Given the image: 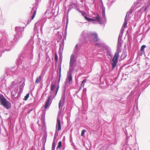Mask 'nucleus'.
<instances>
[{"mask_svg":"<svg viewBox=\"0 0 150 150\" xmlns=\"http://www.w3.org/2000/svg\"><path fill=\"white\" fill-rule=\"evenodd\" d=\"M0 103L6 109H9L11 107V103L8 101L2 95H0Z\"/></svg>","mask_w":150,"mask_h":150,"instance_id":"f257e3e1","label":"nucleus"},{"mask_svg":"<svg viewBox=\"0 0 150 150\" xmlns=\"http://www.w3.org/2000/svg\"><path fill=\"white\" fill-rule=\"evenodd\" d=\"M119 52H117L115 54L114 56L112 58V69L115 67L117 62L118 58L119 57Z\"/></svg>","mask_w":150,"mask_h":150,"instance_id":"f03ea898","label":"nucleus"},{"mask_svg":"<svg viewBox=\"0 0 150 150\" xmlns=\"http://www.w3.org/2000/svg\"><path fill=\"white\" fill-rule=\"evenodd\" d=\"M91 41L93 42H96L98 41L99 38L97 34L95 33H91Z\"/></svg>","mask_w":150,"mask_h":150,"instance_id":"7ed1b4c3","label":"nucleus"},{"mask_svg":"<svg viewBox=\"0 0 150 150\" xmlns=\"http://www.w3.org/2000/svg\"><path fill=\"white\" fill-rule=\"evenodd\" d=\"M85 18L86 20L88 21H96L99 23H100V17L98 14L97 15L96 17L95 18V19H92L89 18L87 17L86 16H85Z\"/></svg>","mask_w":150,"mask_h":150,"instance_id":"20e7f679","label":"nucleus"},{"mask_svg":"<svg viewBox=\"0 0 150 150\" xmlns=\"http://www.w3.org/2000/svg\"><path fill=\"white\" fill-rule=\"evenodd\" d=\"M76 62V61L74 59V56L73 54H71L70 57V67L73 69L74 68V64Z\"/></svg>","mask_w":150,"mask_h":150,"instance_id":"39448f33","label":"nucleus"},{"mask_svg":"<svg viewBox=\"0 0 150 150\" xmlns=\"http://www.w3.org/2000/svg\"><path fill=\"white\" fill-rule=\"evenodd\" d=\"M59 88V86L57 88H56L55 85L54 84H52L50 88L51 93L54 94H57V92Z\"/></svg>","mask_w":150,"mask_h":150,"instance_id":"423d86ee","label":"nucleus"},{"mask_svg":"<svg viewBox=\"0 0 150 150\" xmlns=\"http://www.w3.org/2000/svg\"><path fill=\"white\" fill-rule=\"evenodd\" d=\"M56 127L57 128V129L58 131H59L61 129L60 121L59 117H57V118Z\"/></svg>","mask_w":150,"mask_h":150,"instance_id":"0eeeda50","label":"nucleus"},{"mask_svg":"<svg viewBox=\"0 0 150 150\" xmlns=\"http://www.w3.org/2000/svg\"><path fill=\"white\" fill-rule=\"evenodd\" d=\"M53 98L51 96H50L48 98L47 100L45 103V105L44 106V108L45 109H46L49 106V103L50 102L51 99H53Z\"/></svg>","mask_w":150,"mask_h":150,"instance_id":"6e6552de","label":"nucleus"},{"mask_svg":"<svg viewBox=\"0 0 150 150\" xmlns=\"http://www.w3.org/2000/svg\"><path fill=\"white\" fill-rule=\"evenodd\" d=\"M67 80L69 81V83L71 84L72 83V76L71 74L70 73H69L67 74Z\"/></svg>","mask_w":150,"mask_h":150,"instance_id":"1a4fd4ad","label":"nucleus"},{"mask_svg":"<svg viewBox=\"0 0 150 150\" xmlns=\"http://www.w3.org/2000/svg\"><path fill=\"white\" fill-rule=\"evenodd\" d=\"M86 82V79L84 80H83L82 81V83L81 84V86L80 87V89H81V87H84V86L85 85V83Z\"/></svg>","mask_w":150,"mask_h":150,"instance_id":"9d476101","label":"nucleus"},{"mask_svg":"<svg viewBox=\"0 0 150 150\" xmlns=\"http://www.w3.org/2000/svg\"><path fill=\"white\" fill-rule=\"evenodd\" d=\"M41 79V76H39L37 78L36 80L35 81V83H37L40 82Z\"/></svg>","mask_w":150,"mask_h":150,"instance_id":"9b49d317","label":"nucleus"},{"mask_svg":"<svg viewBox=\"0 0 150 150\" xmlns=\"http://www.w3.org/2000/svg\"><path fill=\"white\" fill-rule=\"evenodd\" d=\"M54 54H55L54 60L55 61V63H57V62L58 59V56H57V53H55Z\"/></svg>","mask_w":150,"mask_h":150,"instance_id":"f8f14e48","label":"nucleus"},{"mask_svg":"<svg viewBox=\"0 0 150 150\" xmlns=\"http://www.w3.org/2000/svg\"><path fill=\"white\" fill-rule=\"evenodd\" d=\"M36 10H35V11H34V12H33V14L32 16V17H31V19L32 20L34 18L35 16L36 15Z\"/></svg>","mask_w":150,"mask_h":150,"instance_id":"ddd939ff","label":"nucleus"},{"mask_svg":"<svg viewBox=\"0 0 150 150\" xmlns=\"http://www.w3.org/2000/svg\"><path fill=\"white\" fill-rule=\"evenodd\" d=\"M62 146L61 142H59L58 143V145L57 147V148H59Z\"/></svg>","mask_w":150,"mask_h":150,"instance_id":"4468645a","label":"nucleus"},{"mask_svg":"<svg viewBox=\"0 0 150 150\" xmlns=\"http://www.w3.org/2000/svg\"><path fill=\"white\" fill-rule=\"evenodd\" d=\"M29 97V94H26V96L24 98V100H27L28 98Z\"/></svg>","mask_w":150,"mask_h":150,"instance_id":"2eb2a0df","label":"nucleus"},{"mask_svg":"<svg viewBox=\"0 0 150 150\" xmlns=\"http://www.w3.org/2000/svg\"><path fill=\"white\" fill-rule=\"evenodd\" d=\"M55 147V145L54 142H53L52 146V150H54Z\"/></svg>","mask_w":150,"mask_h":150,"instance_id":"dca6fc26","label":"nucleus"},{"mask_svg":"<svg viewBox=\"0 0 150 150\" xmlns=\"http://www.w3.org/2000/svg\"><path fill=\"white\" fill-rule=\"evenodd\" d=\"M86 132V130L84 129H83V130H82L81 132V136H83V135H84V133Z\"/></svg>","mask_w":150,"mask_h":150,"instance_id":"f3484780","label":"nucleus"},{"mask_svg":"<svg viewBox=\"0 0 150 150\" xmlns=\"http://www.w3.org/2000/svg\"><path fill=\"white\" fill-rule=\"evenodd\" d=\"M145 45H143L141 47V50L142 51H143L144 50V49L145 47Z\"/></svg>","mask_w":150,"mask_h":150,"instance_id":"a211bd4d","label":"nucleus"},{"mask_svg":"<svg viewBox=\"0 0 150 150\" xmlns=\"http://www.w3.org/2000/svg\"><path fill=\"white\" fill-rule=\"evenodd\" d=\"M127 24V22L126 21H125L123 25V26L124 28L126 27Z\"/></svg>","mask_w":150,"mask_h":150,"instance_id":"6ab92c4d","label":"nucleus"},{"mask_svg":"<svg viewBox=\"0 0 150 150\" xmlns=\"http://www.w3.org/2000/svg\"><path fill=\"white\" fill-rule=\"evenodd\" d=\"M61 105H62L61 104V101L60 100L59 103V108H60L61 107V108L62 107H61Z\"/></svg>","mask_w":150,"mask_h":150,"instance_id":"aec40b11","label":"nucleus"},{"mask_svg":"<svg viewBox=\"0 0 150 150\" xmlns=\"http://www.w3.org/2000/svg\"><path fill=\"white\" fill-rule=\"evenodd\" d=\"M86 89L85 88H84L83 90V92L84 93H85L86 91Z\"/></svg>","mask_w":150,"mask_h":150,"instance_id":"412c9836","label":"nucleus"},{"mask_svg":"<svg viewBox=\"0 0 150 150\" xmlns=\"http://www.w3.org/2000/svg\"><path fill=\"white\" fill-rule=\"evenodd\" d=\"M147 9V7H146L145 8V9H144V12H145L146 10Z\"/></svg>","mask_w":150,"mask_h":150,"instance_id":"4be33fe9","label":"nucleus"},{"mask_svg":"<svg viewBox=\"0 0 150 150\" xmlns=\"http://www.w3.org/2000/svg\"><path fill=\"white\" fill-rule=\"evenodd\" d=\"M96 45H99V43H96Z\"/></svg>","mask_w":150,"mask_h":150,"instance_id":"5701e85b","label":"nucleus"},{"mask_svg":"<svg viewBox=\"0 0 150 150\" xmlns=\"http://www.w3.org/2000/svg\"><path fill=\"white\" fill-rule=\"evenodd\" d=\"M78 46V45H76V47H77Z\"/></svg>","mask_w":150,"mask_h":150,"instance_id":"b1692460","label":"nucleus"},{"mask_svg":"<svg viewBox=\"0 0 150 150\" xmlns=\"http://www.w3.org/2000/svg\"><path fill=\"white\" fill-rule=\"evenodd\" d=\"M60 71H61V69H60Z\"/></svg>","mask_w":150,"mask_h":150,"instance_id":"393cba45","label":"nucleus"}]
</instances>
